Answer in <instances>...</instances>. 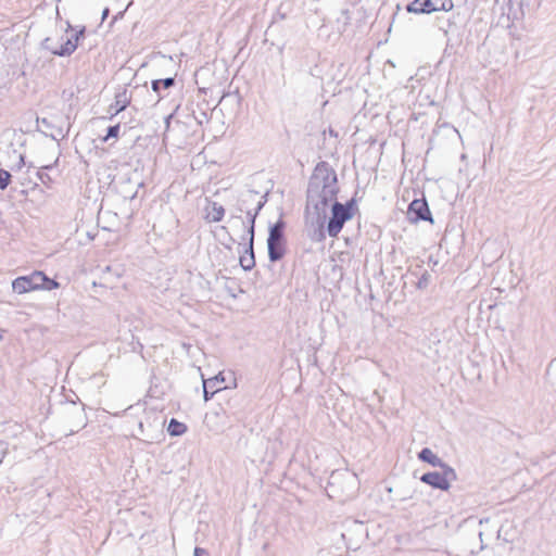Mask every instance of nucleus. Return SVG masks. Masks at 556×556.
<instances>
[{
  "label": "nucleus",
  "mask_w": 556,
  "mask_h": 556,
  "mask_svg": "<svg viewBox=\"0 0 556 556\" xmlns=\"http://www.w3.org/2000/svg\"><path fill=\"white\" fill-rule=\"evenodd\" d=\"M286 222L282 214L278 220L269 226L267 237L268 260L271 263L281 261L287 253V238L285 235Z\"/></svg>",
  "instance_id": "3"
},
{
  "label": "nucleus",
  "mask_w": 556,
  "mask_h": 556,
  "mask_svg": "<svg viewBox=\"0 0 556 556\" xmlns=\"http://www.w3.org/2000/svg\"><path fill=\"white\" fill-rule=\"evenodd\" d=\"M239 264L243 270L250 271L255 267L254 247L245 245L243 254L239 257Z\"/></svg>",
  "instance_id": "17"
},
{
  "label": "nucleus",
  "mask_w": 556,
  "mask_h": 556,
  "mask_svg": "<svg viewBox=\"0 0 556 556\" xmlns=\"http://www.w3.org/2000/svg\"><path fill=\"white\" fill-rule=\"evenodd\" d=\"M129 103L130 97L128 96L127 90L123 89L121 92L115 94L114 103L110 105L109 112L112 116L117 115L119 112L124 111Z\"/></svg>",
  "instance_id": "13"
},
{
  "label": "nucleus",
  "mask_w": 556,
  "mask_h": 556,
  "mask_svg": "<svg viewBox=\"0 0 556 556\" xmlns=\"http://www.w3.org/2000/svg\"><path fill=\"white\" fill-rule=\"evenodd\" d=\"M34 290H42V279H45V273L41 270H35L29 274Z\"/></svg>",
  "instance_id": "25"
},
{
  "label": "nucleus",
  "mask_w": 556,
  "mask_h": 556,
  "mask_svg": "<svg viewBox=\"0 0 556 556\" xmlns=\"http://www.w3.org/2000/svg\"><path fill=\"white\" fill-rule=\"evenodd\" d=\"M225 208L217 202H210L206 219L213 223H218L224 218Z\"/></svg>",
  "instance_id": "19"
},
{
  "label": "nucleus",
  "mask_w": 556,
  "mask_h": 556,
  "mask_svg": "<svg viewBox=\"0 0 556 556\" xmlns=\"http://www.w3.org/2000/svg\"><path fill=\"white\" fill-rule=\"evenodd\" d=\"M247 235H248L247 245H250V248L252 249V247H254V237H255V225H253V223H251V225H248Z\"/></svg>",
  "instance_id": "31"
},
{
  "label": "nucleus",
  "mask_w": 556,
  "mask_h": 556,
  "mask_svg": "<svg viewBox=\"0 0 556 556\" xmlns=\"http://www.w3.org/2000/svg\"><path fill=\"white\" fill-rule=\"evenodd\" d=\"M40 122L45 127L51 128V124L47 118H42Z\"/></svg>",
  "instance_id": "38"
},
{
  "label": "nucleus",
  "mask_w": 556,
  "mask_h": 556,
  "mask_svg": "<svg viewBox=\"0 0 556 556\" xmlns=\"http://www.w3.org/2000/svg\"><path fill=\"white\" fill-rule=\"evenodd\" d=\"M443 135L446 138L460 137L458 130L447 122L437 123L435 128L432 131V136L429 138V149H432L439 137Z\"/></svg>",
  "instance_id": "11"
},
{
  "label": "nucleus",
  "mask_w": 556,
  "mask_h": 556,
  "mask_svg": "<svg viewBox=\"0 0 556 556\" xmlns=\"http://www.w3.org/2000/svg\"><path fill=\"white\" fill-rule=\"evenodd\" d=\"M41 47L45 49V50H49L53 55H54V51H58L59 48H56L53 42H52V39L50 37H47L42 40L41 42Z\"/></svg>",
  "instance_id": "32"
},
{
  "label": "nucleus",
  "mask_w": 556,
  "mask_h": 556,
  "mask_svg": "<svg viewBox=\"0 0 556 556\" xmlns=\"http://www.w3.org/2000/svg\"><path fill=\"white\" fill-rule=\"evenodd\" d=\"M176 84L175 77H167L164 79H154L151 83L152 90L157 94L159 99L162 98L161 91L174 87Z\"/></svg>",
  "instance_id": "20"
},
{
  "label": "nucleus",
  "mask_w": 556,
  "mask_h": 556,
  "mask_svg": "<svg viewBox=\"0 0 556 556\" xmlns=\"http://www.w3.org/2000/svg\"><path fill=\"white\" fill-rule=\"evenodd\" d=\"M418 458L424 462V463H427L433 467H443V466H450L448 464L444 463L437 454H434L432 452L431 448L429 447H424L419 453H418Z\"/></svg>",
  "instance_id": "14"
},
{
  "label": "nucleus",
  "mask_w": 556,
  "mask_h": 556,
  "mask_svg": "<svg viewBox=\"0 0 556 556\" xmlns=\"http://www.w3.org/2000/svg\"><path fill=\"white\" fill-rule=\"evenodd\" d=\"M430 278H431V275L426 270L424 271V274L421 275V277L418 279V282H417V288L418 289H425L428 287L429 282H430Z\"/></svg>",
  "instance_id": "30"
},
{
  "label": "nucleus",
  "mask_w": 556,
  "mask_h": 556,
  "mask_svg": "<svg viewBox=\"0 0 556 556\" xmlns=\"http://www.w3.org/2000/svg\"><path fill=\"white\" fill-rule=\"evenodd\" d=\"M339 191L334 188L329 189L324 186H318L308 182L306 189V207L305 213L308 214L311 210L314 215H319L323 218H327V211L334 200H337Z\"/></svg>",
  "instance_id": "1"
},
{
  "label": "nucleus",
  "mask_w": 556,
  "mask_h": 556,
  "mask_svg": "<svg viewBox=\"0 0 556 556\" xmlns=\"http://www.w3.org/2000/svg\"><path fill=\"white\" fill-rule=\"evenodd\" d=\"M74 410H75L74 415L77 418V424H76V429L72 428L70 434L77 432L79 429L85 428L87 425V416L85 414V408L84 407H80V408L74 407Z\"/></svg>",
  "instance_id": "23"
},
{
  "label": "nucleus",
  "mask_w": 556,
  "mask_h": 556,
  "mask_svg": "<svg viewBox=\"0 0 556 556\" xmlns=\"http://www.w3.org/2000/svg\"><path fill=\"white\" fill-rule=\"evenodd\" d=\"M326 218H323L319 215H315V228L309 233V238L315 242H321L326 239V230H325Z\"/></svg>",
  "instance_id": "18"
},
{
  "label": "nucleus",
  "mask_w": 556,
  "mask_h": 556,
  "mask_svg": "<svg viewBox=\"0 0 556 556\" xmlns=\"http://www.w3.org/2000/svg\"><path fill=\"white\" fill-rule=\"evenodd\" d=\"M454 3L452 0H426L425 8H427L428 14L438 12V11H452Z\"/></svg>",
  "instance_id": "15"
},
{
  "label": "nucleus",
  "mask_w": 556,
  "mask_h": 556,
  "mask_svg": "<svg viewBox=\"0 0 556 556\" xmlns=\"http://www.w3.org/2000/svg\"><path fill=\"white\" fill-rule=\"evenodd\" d=\"M188 427L186 424L177 420L176 418H172L167 426V432L172 437H179L186 433Z\"/></svg>",
  "instance_id": "21"
},
{
  "label": "nucleus",
  "mask_w": 556,
  "mask_h": 556,
  "mask_svg": "<svg viewBox=\"0 0 556 556\" xmlns=\"http://www.w3.org/2000/svg\"><path fill=\"white\" fill-rule=\"evenodd\" d=\"M224 381L225 379L220 374L207 380L203 379V397L205 402L210 401L215 393L225 389L220 387Z\"/></svg>",
  "instance_id": "12"
},
{
  "label": "nucleus",
  "mask_w": 556,
  "mask_h": 556,
  "mask_svg": "<svg viewBox=\"0 0 556 556\" xmlns=\"http://www.w3.org/2000/svg\"><path fill=\"white\" fill-rule=\"evenodd\" d=\"M437 24L439 29L448 37L450 34H456L460 29L462 17L459 13L453 12L450 16L438 17Z\"/></svg>",
  "instance_id": "10"
},
{
  "label": "nucleus",
  "mask_w": 556,
  "mask_h": 556,
  "mask_svg": "<svg viewBox=\"0 0 556 556\" xmlns=\"http://www.w3.org/2000/svg\"><path fill=\"white\" fill-rule=\"evenodd\" d=\"M12 175L10 172L0 168V190H5L8 186L11 184Z\"/></svg>",
  "instance_id": "27"
},
{
  "label": "nucleus",
  "mask_w": 556,
  "mask_h": 556,
  "mask_svg": "<svg viewBox=\"0 0 556 556\" xmlns=\"http://www.w3.org/2000/svg\"><path fill=\"white\" fill-rule=\"evenodd\" d=\"M108 15H109V9H108V8H105V9L103 10V12H102V20H105V18L108 17Z\"/></svg>",
  "instance_id": "40"
},
{
  "label": "nucleus",
  "mask_w": 556,
  "mask_h": 556,
  "mask_svg": "<svg viewBox=\"0 0 556 556\" xmlns=\"http://www.w3.org/2000/svg\"><path fill=\"white\" fill-rule=\"evenodd\" d=\"M58 161H59V159H56V160L54 161V163H53V164H49V165H43V166H41V167L38 169V172H37V177H38V179L41 181V184H43V185H45V186H47V187H49V186H50V184L52 182V179H51V177L49 176V174H47V173H46V170H47V169H51V168H53V167L56 165Z\"/></svg>",
  "instance_id": "24"
},
{
  "label": "nucleus",
  "mask_w": 556,
  "mask_h": 556,
  "mask_svg": "<svg viewBox=\"0 0 556 556\" xmlns=\"http://www.w3.org/2000/svg\"><path fill=\"white\" fill-rule=\"evenodd\" d=\"M3 333H4V330L0 329V341L3 340Z\"/></svg>",
  "instance_id": "42"
},
{
  "label": "nucleus",
  "mask_w": 556,
  "mask_h": 556,
  "mask_svg": "<svg viewBox=\"0 0 556 556\" xmlns=\"http://www.w3.org/2000/svg\"><path fill=\"white\" fill-rule=\"evenodd\" d=\"M169 119H170V116H167V118H166L167 124L169 123Z\"/></svg>",
  "instance_id": "44"
},
{
  "label": "nucleus",
  "mask_w": 556,
  "mask_h": 556,
  "mask_svg": "<svg viewBox=\"0 0 556 556\" xmlns=\"http://www.w3.org/2000/svg\"><path fill=\"white\" fill-rule=\"evenodd\" d=\"M85 26H83L79 30L75 31L71 37H61L63 41L59 47L58 51H54V55L58 56H70L77 49L79 41L85 38Z\"/></svg>",
  "instance_id": "9"
},
{
  "label": "nucleus",
  "mask_w": 556,
  "mask_h": 556,
  "mask_svg": "<svg viewBox=\"0 0 556 556\" xmlns=\"http://www.w3.org/2000/svg\"><path fill=\"white\" fill-rule=\"evenodd\" d=\"M356 211L357 206L354 197L344 204L334 200L331 204V216L327 223L328 235L332 238L338 237L344 224L354 217Z\"/></svg>",
  "instance_id": "2"
},
{
  "label": "nucleus",
  "mask_w": 556,
  "mask_h": 556,
  "mask_svg": "<svg viewBox=\"0 0 556 556\" xmlns=\"http://www.w3.org/2000/svg\"><path fill=\"white\" fill-rule=\"evenodd\" d=\"M119 128H121L119 124L109 126L106 129V135L103 138V141H108L111 138H114V139L118 138Z\"/></svg>",
  "instance_id": "28"
},
{
  "label": "nucleus",
  "mask_w": 556,
  "mask_h": 556,
  "mask_svg": "<svg viewBox=\"0 0 556 556\" xmlns=\"http://www.w3.org/2000/svg\"><path fill=\"white\" fill-rule=\"evenodd\" d=\"M193 556H208V553L204 548L195 547Z\"/></svg>",
  "instance_id": "37"
},
{
  "label": "nucleus",
  "mask_w": 556,
  "mask_h": 556,
  "mask_svg": "<svg viewBox=\"0 0 556 556\" xmlns=\"http://www.w3.org/2000/svg\"><path fill=\"white\" fill-rule=\"evenodd\" d=\"M12 289L17 294L35 291L29 275L20 276L12 281Z\"/></svg>",
  "instance_id": "16"
},
{
  "label": "nucleus",
  "mask_w": 556,
  "mask_h": 556,
  "mask_svg": "<svg viewBox=\"0 0 556 556\" xmlns=\"http://www.w3.org/2000/svg\"><path fill=\"white\" fill-rule=\"evenodd\" d=\"M9 453V443L4 441H0V464L3 462L4 457Z\"/></svg>",
  "instance_id": "33"
},
{
  "label": "nucleus",
  "mask_w": 556,
  "mask_h": 556,
  "mask_svg": "<svg viewBox=\"0 0 556 556\" xmlns=\"http://www.w3.org/2000/svg\"><path fill=\"white\" fill-rule=\"evenodd\" d=\"M328 486L333 493L332 496H352L357 486V478L349 471H333L330 475Z\"/></svg>",
  "instance_id": "4"
},
{
  "label": "nucleus",
  "mask_w": 556,
  "mask_h": 556,
  "mask_svg": "<svg viewBox=\"0 0 556 556\" xmlns=\"http://www.w3.org/2000/svg\"><path fill=\"white\" fill-rule=\"evenodd\" d=\"M195 119H197V123H198L199 125H202V124H203V122H207V121H208L207 113H206V112H204V111H202V112L200 113V116L195 117Z\"/></svg>",
  "instance_id": "36"
},
{
  "label": "nucleus",
  "mask_w": 556,
  "mask_h": 556,
  "mask_svg": "<svg viewBox=\"0 0 556 556\" xmlns=\"http://www.w3.org/2000/svg\"><path fill=\"white\" fill-rule=\"evenodd\" d=\"M442 471H429L420 477V481L441 491H447L451 481L457 479L456 471L451 466L441 467Z\"/></svg>",
  "instance_id": "6"
},
{
  "label": "nucleus",
  "mask_w": 556,
  "mask_h": 556,
  "mask_svg": "<svg viewBox=\"0 0 556 556\" xmlns=\"http://www.w3.org/2000/svg\"><path fill=\"white\" fill-rule=\"evenodd\" d=\"M261 210H262V204L258 202L257 207H255L253 212L248 211V213H245L248 225H251V223H253V225H255L256 217L260 214Z\"/></svg>",
  "instance_id": "29"
},
{
  "label": "nucleus",
  "mask_w": 556,
  "mask_h": 556,
  "mask_svg": "<svg viewBox=\"0 0 556 556\" xmlns=\"http://www.w3.org/2000/svg\"><path fill=\"white\" fill-rule=\"evenodd\" d=\"M407 218L412 223H418L420 220L433 223L432 214L425 198L415 199L409 203Z\"/></svg>",
  "instance_id": "8"
},
{
  "label": "nucleus",
  "mask_w": 556,
  "mask_h": 556,
  "mask_svg": "<svg viewBox=\"0 0 556 556\" xmlns=\"http://www.w3.org/2000/svg\"><path fill=\"white\" fill-rule=\"evenodd\" d=\"M426 0H414L406 4L405 10L407 13L413 14H428L427 8H425Z\"/></svg>",
  "instance_id": "22"
},
{
  "label": "nucleus",
  "mask_w": 556,
  "mask_h": 556,
  "mask_svg": "<svg viewBox=\"0 0 556 556\" xmlns=\"http://www.w3.org/2000/svg\"><path fill=\"white\" fill-rule=\"evenodd\" d=\"M42 285H43L42 290H45V291H51V290L60 288V282L53 278L48 277L46 274H45V279H42Z\"/></svg>",
  "instance_id": "26"
},
{
  "label": "nucleus",
  "mask_w": 556,
  "mask_h": 556,
  "mask_svg": "<svg viewBox=\"0 0 556 556\" xmlns=\"http://www.w3.org/2000/svg\"><path fill=\"white\" fill-rule=\"evenodd\" d=\"M268 192L260 193L255 190H247L242 192L237 202V211L239 213H248V211L253 212L255 207H257L258 202L262 204V208L267 202Z\"/></svg>",
  "instance_id": "7"
},
{
  "label": "nucleus",
  "mask_w": 556,
  "mask_h": 556,
  "mask_svg": "<svg viewBox=\"0 0 556 556\" xmlns=\"http://www.w3.org/2000/svg\"><path fill=\"white\" fill-rule=\"evenodd\" d=\"M25 165V157L23 154L18 155V162L16 165L12 166V170H20Z\"/></svg>",
  "instance_id": "35"
},
{
  "label": "nucleus",
  "mask_w": 556,
  "mask_h": 556,
  "mask_svg": "<svg viewBox=\"0 0 556 556\" xmlns=\"http://www.w3.org/2000/svg\"><path fill=\"white\" fill-rule=\"evenodd\" d=\"M66 136V134L63 132L62 128L59 127L54 130V132H51L50 134V137L53 139V140H59V137L61 139H63L64 137Z\"/></svg>",
  "instance_id": "34"
},
{
  "label": "nucleus",
  "mask_w": 556,
  "mask_h": 556,
  "mask_svg": "<svg viewBox=\"0 0 556 556\" xmlns=\"http://www.w3.org/2000/svg\"><path fill=\"white\" fill-rule=\"evenodd\" d=\"M308 182L324 186L329 189L334 188L337 191H340L338 186V175L326 161H320L315 165Z\"/></svg>",
  "instance_id": "5"
},
{
  "label": "nucleus",
  "mask_w": 556,
  "mask_h": 556,
  "mask_svg": "<svg viewBox=\"0 0 556 556\" xmlns=\"http://www.w3.org/2000/svg\"><path fill=\"white\" fill-rule=\"evenodd\" d=\"M479 538H480V541H481L480 549H483L484 545H483V532L482 531H479Z\"/></svg>",
  "instance_id": "39"
},
{
  "label": "nucleus",
  "mask_w": 556,
  "mask_h": 556,
  "mask_svg": "<svg viewBox=\"0 0 556 556\" xmlns=\"http://www.w3.org/2000/svg\"><path fill=\"white\" fill-rule=\"evenodd\" d=\"M349 13H350V12H349V10H348V9L342 10V14H343V15H345L346 21H349V20H350V15H349Z\"/></svg>",
  "instance_id": "41"
},
{
  "label": "nucleus",
  "mask_w": 556,
  "mask_h": 556,
  "mask_svg": "<svg viewBox=\"0 0 556 556\" xmlns=\"http://www.w3.org/2000/svg\"><path fill=\"white\" fill-rule=\"evenodd\" d=\"M488 522L489 521V518H485V519H480L479 523L482 525L483 522Z\"/></svg>",
  "instance_id": "43"
}]
</instances>
